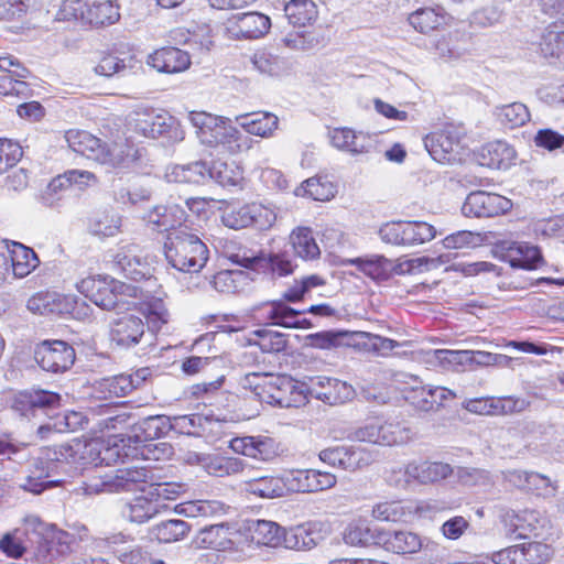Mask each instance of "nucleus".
Here are the masks:
<instances>
[{"label": "nucleus", "instance_id": "f257e3e1", "mask_svg": "<svg viewBox=\"0 0 564 564\" xmlns=\"http://www.w3.org/2000/svg\"><path fill=\"white\" fill-rule=\"evenodd\" d=\"M119 448L115 444L110 446L101 440L82 442L74 440L69 444L56 447H47L41 451L40 456L33 463V469L25 477L21 488L33 494H41L46 487L56 485L58 480H50L58 474L59 469L67 471L66 466L73 465L75 469L86 465H110L119 458Z\"/></svg>", "mask_w": 564, "mask_h": 564}, {"label": "nucleus", "instance_id": "f03ea898", "mask_svg": "<svg viewBox=\"0 0 564 564\" xmlns=\"http://www.w3.org/2000/svg\"><path fill=\"white\" fill-rule=\"evenodd\" d=\"M150 221L169 230L164 242L167 263L180 272L197 273L206 264L208 249L199 237L182 226L185 210L178 205L158 206L150 215Z\"/></svg>", "mask_w": 564, "mask_h": 564}, {"label": "nucleus", "instance_id": "7ed1b4c3", "mask_svg": "<svg viewBox=\"0 0 564 564\" xmlns=\"http://www.w3.org/2000/svg\"><path fill=\"white\" fill-rule=\"evenodd\" d=\"M187 118L197 139L207 148L220 149L229 154H238L251 148L252 140L243 135L230 118L206 111H191Z\"/></svg>", "mask_w": 564, "mask_h": 564}, {"label": "nucleus", "instance_id": "20e7f679", "mask_svg": "<svg viewBox=\"0 0 564 564\" xmlns=\"http://www.w3.org/2000/svg\"><path fill=\"white\" fill-rule=\"evenodd\" d=\"M59 395L51 391H21L14 395L11 408L21 416L37 420V434L45 438L53 431L62 432V423H57L54 413L59 406Z\"/></svg>", "mask_w": 564, "mask_h": 564}, {"label": "nucleus", "instance_id": "39448f33", "mask_svg": "<svg viewBox=\"0 0 564 564\" xmlns=\"http://www.w3.org/2000/svg\"><path fill=\"white\" fill-rule=\"evenodd\" d=\"M59 395L51 391H21L14 395L11 408L21 416L37 420V434L45 438L53 431L62 432V423H57L54 413L59 406Z\"/></svg>", "mask_w": 564, "mask_h": 564}, {"label": "nucleus", "instance_id": "423d86ee", "mask_svg": "<svg viewBox=\"0 0 564 564\" xmlns=\"http://www.w3.org/2000/svg\"><path fill=\"white\" fill-rule=\"evenodd\" d=\"M151 479L145 466H132L117 469L113 474L98 475L96 470L88 475L74 489L77 495L93 496L102 492H122L143 490Z\"/></svg>", "mask_w": 564, "mask_h": 564}, {"label": "nucleus", "instance_id": "0eeeda50", "mask_svg": "<svg viewBox=\"0 0 564 564\" xmlns=\"http://www.w3.org/2000/svg\"><path fill=\"white\" fill-rule=\"evenodd\" d=\"M128 127L134 133L149 139L165 137L173 142L184 139V131L177 119L165 111L153 108H138L130 112Z\"/></svg>", "mask_w": 564, "mask_h": 564}, {"label": "nucleus", "instance_id": "6e6552de", "mask_svg": "<svg viewBox=\"0 0 564 564\" xmlns=\"http://www.w3.org/2000/svg\"><path fill=\"white\" fill-rule=\"evenodd\" d=\"M411 437L409 427L399 422H390L380 417H369L361 424L350 427L346 436L350 442L379 446L401 445L409 442Z\"/></svg>", "mask_w": 564, "mask_h": 564}, {"label": "nucleus", "instance_id": "1a4fd4ad", "mask_svg": "<svg viewBox=\"0 0 564 564\" xmlns=\"http://www.w3.org/2000/svg\"><path fill=\"white\" fill-rule=\"evenodd\" d=\"M78 291L104 310L123 307L127 295H135V288L107 276H89L77 284Z\"/></svg>", "mask_w": 564, "mask_h": 564}, {"label": "nucleus", "instance_id": "9d476101", "mask_svg": "<svg viewBox=\"0 0 564 564\" xmlns=\"http://www.w3.org/2000/svg\"><path fill=\"white\" fill-rule=\"evenodd\" d=\"M404 399L421 411L437 410L446 401L456 398V393L445 387L423 386L416 377L411 378L402 389Z\"/></svg>", "mask_w": 564, "mask_h": 564}, {"label": "nucleus", "instance_id": "9b49d317", "mask_svg": "<svg viewBox=\"0 0 564 564\" xmlns=\"http://www.w3.org/2000/svg\"><path fill=\"white\" fill-rule=\"evenodd\" d=\"M318 457L323 463L349 471L366 467L373 460L371 451L356 445L325 448L321 451Z\"/></svg>", "mask_w": 564, "mask_h": 564}, {"label": "nucleus", "instance_id": "f8f14e48", "mask_svg": "<svg viewBox=\"0 0 564 564\" xmlns=\"http://www.w3.org/2000/svg\"><path fill=\"white\" fill-rule=\"evenodd\" d=\"M35 360L50 372H63L75 361V350L63 340H44L35 349Z\"/></svg>", "mask_w": 564, "mask_h": 564}, {"label": "nucleus", "instance_id": "ddd939ff", "mask_svg": "<svg viewBox=\"0 0 564 564\" xmlns=\"http://www.w3.org/2000/svg\"><path fill=\"white\" fill-rule=\"evenodd\" d=\"M512 203L505 196L484 191L471 192L462 212L467 217H495L511 209Z\"/></svg>", "mask_w": 564, "mask_h": 564}, {"label": "nucleus", "instance_id": "4468645a", "mask_svg": "<svg viewBox=\"0 0 564 564\" xmlns=\"http://www.w3.org/2000/svg\"><path fill=\"white\" fill-rule=\"evenodd\" d=\"M270 28V18L256 11L232 14L226 22L228 34L238 40L260 39L269 32Z\"/></svg>", "mask_w": 564, "mask_h": 564}, {"label": "nucleus", "instance_id": "2eb2a0df", "mask_svg": "<svg viewBox=\"0 0 564 564\" xmlns=\"http://www.w3.org/2000/svg\"><path fill=\"white\" fill-rule=\"evenodd\" d=\"M113 264L117 270L132 281H141L150 275V263L144 250L135 243H126L118 248L113 254Z\"/></svg>", "mask_w": 564, "mask_h": 564}, {"label": "nucleus", "instance_id": "dca6fc26", "mask_svg": "<svg viewBox=\"0 0 564 564\" xmlns=\"http://www.w3.org/2000/svg\"><path fill=\"white\" fill-rule=\"evenodd\" d=\"M229 448L236 454L260 462H271L279 455L278 443L265 435L235 437L229 442Z\"/></svg>", "mask_w": 564, "mask_h": 564}, {"label": "nucleus", "instance_id": "f3484780", "mask_svg": "<svg viewBox=\"0 0 564 564\" xmlns=\"http://www.w3.org/2000/svg\"><path fill=\"white\" fill-rule=\"evenodd\" d=\"M398 473L405 476V479L394 481L399 486H409L413 481L427 485L446 479L452 475L453 469L442 462H410Z\"/></svg>", "mask_w": 564, "mask_h": 564}, {"label": "nucleus", "instance_id": "a211bd4d", "mask_svg": "<svg viewBox=\"0 0 564 564\" xmlns=\"http://www.w3.org/2000/svg\"><path fill=\"white\" fill-rule=\"evenodd\" d=\"M424 144L436 162L451 164L459 159L460 140L453 130L446 129L433 132L425 138Z\"/></svg>", "mask_w": 564, "mask_h": 564}, {"label": "nucleus", "instance_id": "6ab92c4d", "mask_svg": "<svg viewBox=\"0 0 564 564\" xmlns=\"http://www.w3.org/2000/svg\"><path fill=\"white\" fill-rule=\"evenodd\" d=\"M147 62L160 73L177 74L189 68L191 56L183 50L166 46L150 54Z\"/></svg>", "mask_w": 564, "mask_h": 564}, {"label": "nucleus", "instance_id": "aec40b11", "mask_svg": "<svg viewBox=\"0 0 564 564\" xmlns=\"http://www.w3.org/2000/svg\"><path fill=\"white\" fill-rule=\"evenodd\" d=\"M311 382L312 393L314 392L317 399L329 404L345 403L355 395V390L350 384L335 378L317 377Z\"/></svg>", "mask_w": 564, "mask_h": 564}, {"label": "nucleus", "instance_id": "412c9836", "mask_svg": "<svg viewBox=\"0 0 564 564\" xmlns=\"http://www.w3.org/2000/svg\"><path fill=\"white\" fill-rule=\"evenodd\" d=\"M237 531L228 523H220L202 529L196 536V544L202 549L219 552L235 550L234 536Z\"/></svg>", "mask_w": 564, "mask_h": 564}, {"label": "nucleus", "instance_id": "4be33fe9", "mask_svg": "<svg viewBox=\"0 0 564 564\" xmlns=\"http://www.w3.org/2000/svg\"><path fill=\"white\" fill-rule=\"evenodd\" d=\"M501 522L509 533H514L519 538L539 536V530L543 527L539 512L534 510H507L501 516Z\"/></svg>", "mask_w": 564, "mask_h": 564}, {"label": "nucleus", "instance_id": "5701e85b", "mask_svg": "<svg viewBox=\"0 0 564 564\" xmlns=\"http://www.w3.org/2000/svg\"><path fill=\"white\" fill-rule=\"evenodd\" d=\"M307 313V310H295L283 301H273L263 307L264 318L272 325L285 328H310L311 322L306 318H299L300 315Z\"/></svg>", "mask_w": 564, "mask_h": 564}, {"label": "nucleus", "instance_id": "b1692460", "mask_svg": "<svg viewBox=\"0 0 564 564\" xmlns=\"http://www.w3.org/2000/svg\"><path fill=\"white\" fill-rule=\"evenodd\" d=\"M73 297L56 292H39L28 300V308L35 314H68L73 308Z\"/></svg>", "mask_w": 564, "mask_h": 564}, {"label": "nucleus", "instance_id": "393cba45", "mask_svg": "<svg viewBox=\"0 0 564 564\" xmlns=\"http://www.w3.org/2000/svg\"><path fill=\"white\" fill-rule=\"evenodd\" d=\"M539 54L549 64L564 69V31L556 24L547 26L541 34Z\"/></svg>", "mask_w": 564, "mask_h": 564}, {"label": "nucleus", "instance_id": "a878e982", "mask_svg": "<svg viewBox=\"0 0 564 564\" xmlns=\"http://www.w3.org/2000/svg\"><path fill=\"white\" fill-rule=\"evenodd\" d=\"M318 523H306L282 530L281 546L290 550H311L321 540Z\"/></svg>", "mask_w": 564, "mask_h": 564}, {"label": "nucleus", "instance_id": "bb28decb", "mask_svg": "<svg viewBox=\"0 0 564 564\" xmlns=\"http://www.w3.org/2000/svg\"><path fill=\"white\" fill-rule=\"evenodd\" d=\"M138 150L124 138L104 143L100 164L111 167H127L138 159Z\"/></svg>", "mask_w": 564, "mask_h": 564}, {"label": "nucleus", "instance_id": "cd10ccee", "mask_svg": "<svg viewBox=\"0 0 564 564\" xmlns=\"http://www.w3.org/2000/svg\"><path fill=\"white\" fill-rule=\"evenodd\" d=\"M200 467L209 475L226 477L242 474L249 465L241 458L227 457L219 454H207L198 457Z\"/></svg>", "mask_w": 564, "mask_h": 564}, {"label": "nucleus", "instance_id": "c85d7f7f", "mask_svg": "<svg viewBox=\"0 0 564 564\" xmlns=\"http://www.w3.org/2000/svg\"><path fill=\"white\" fill-rule=\"evenodd\" d=\"M145 325L139 316L124 315L115 321L111 329L112 340L122 347L137 345L144 334Z\"/></svg>", "mask_w": 564, "mask_h": 564}, {"label": "nucleus", "instance_id": "c756f323", "mask_svg": "<svg viewBox=\"0 0 564 564\" xmlns=\"http://www.w3.org/2000/svg\"><path fill=\"white\" fill-rule=\"evenodd\" d=\"M236 121L247 133L261 138H271L279 127V118L268 111L239 115Z\"/></svg>", "mask_w": 564, "mask_h": 564}, {"label": "nucleus", "instance_id": "7c9ffc66", "mask_svg": "<svg viewBox=\"0 0 564 564\" xmlns=\"http://www.w3.org/2000/svg\"><path fill=\"white\" fill-rule=\"evenodd\" d=\"M505 250V261L514 269L533 270L542 260L540 250L528 242H511Z\"/></svg>", "mask_w": 564, "mask_h": 564}, {"label": "nucleus", "instance_id": "2f4dec72", "mask_svg": "<svg viewBox=\"0 0 564 564\" xmlns=\"http://www.w3.org/2000/svg\"><path fill=\"white\" fill-rule=\"evenodd\" d=\"M449 19L440 6L420 8L409 14V23L420 33L429 34L445 25Z\"/></svg>", "mask_w": 564, "mask_h": 564}, {"label": "nucleus", "instance_id": "473e14b6", "mask_svg": "<svg viewBox=\"0 0 564 564\" xmlns=\"http://www.w3.org/2000/svg\"><path fill=\"white\" fill-rule=\"evenodd\" d=\"M165 178L170 183L204 184L210 180L209 166L203 161L169 166Z\"/></svg>", "mask_w": 564, "mask_h": 564}, {"label": "nucleus", "instance_id": "72a5a7b5", "mask_svg": "<svg viewBox=\"0 0 564 564\" xmlns=\"http://www.w3.org/2000/svg\"><path fill=\"white\" fill-rule=\"evenodd\" d=\"M330 141L336 149L346 151L354 156L368 153L370 149L368 138L349 128H335L330 132Z\"/></svg>", "mask_w": 564, "mask_h": 564}, {"label": "nucleus", "instance_id": "f704fd0d", "mask_svg": "<svg viewBox=\"0 0 564 564\" xmlns=\"http://www.w3.org/2000/svg\"><path fill=\"white\" fill-rule=\"evenodd\" d=\"M10 271L15 278L29 275L40 263L36 253L29 247L13 242L9 250Z\"/></svg>", "mask_w": 564, "mask_h": 564}, {"label": "nucleus", "instance_id": "c9c22d12", "mask_svg": "<svg viewBox=\"0 0 564 564\" xmlns=\"http://www.w3.org/2000/svg\"><path fill=\"white\" fill-rule=\"evenodd\" d=\"M289 242L294 254L303 260H316L321 256V249L308 227L294 228L289 236Z\"/></svg>", "mask_w": 564, "mask_h": 564}, {"label": "nucleus", "instance_id": "e433bc0d", "mask_svg": "<svg viewBox=\"0 0 564 564\" xmlns=\"http://www.w3.org/2000/svg\"><path fill=\"white\" fill-rule=\"evenodd\" d=\"M69 541L70 535L64 531L54 533L51 539H44L39 543L35 552V561L39 564L53 562L58 556L69 551Z\"/></svg>", "mask_w": 564, "mask_h": 564}, {"label": "nucleus", "instance_id": "4c0bfd02", "mask_svg": "<svg viewBox=\"0 0 564 564\" xmlns=\"http://www.w3.org/2000/svg\"><path fill=\"white\" fill-rule=\"evenodd\" d=\"M66 140L74 152L99 162L104 145L100 139L87 131L70 130Z\"/></svg>", "mask_w": 564, "mask_h": 564}, {"label": "nucleus", "instance_id": "58836bf2", "mask_svg": "<svg viewBox=\"0 0 564 564\" xmlns=\"http://www.w3.org/2000/svg\"><path fill=\"white\" fill-rule=\"evenodd\" d=\"M283 486L281 476H259L245 480V490L247 492L265 499L283 497Z\"/></svg>", "mask_w": 564, "mask_h": 564}, {"label": "nucleus", "instance_id": "ea45409f", "mask_svg": "<svg viewBox=\"0 0 564 564\" xmlns=\"http://www.w3.org/2000/svg\"><path fill=\"white\" fill-rule=\"evenodd\" d=\"M175 512L187 518H209L226 512V506L219 500H191L178 503Z\"/></svg>", "mask_w": 564, "mask_h": 564}, {"label": "nucleus", "instance_id": "a19ab883", "mask_svg": "<svg viewBox=\"0 0 564 564\" xmlns=\"http://www.w3.org/2000/svg\"><path fill=\"white\" fill-rule=\"evenodd\" d=\"M349 264L356 265L359 271L373 280H388L391 276V260L383 256H367L348 259Z\"/></svg>", "mask_w": 564, "mask_h": 564}, {"label": "nucleus", "instance_id": "79ce46f5", "mask_svg": "<svg viewBox=\"0 0 564 564\" xmlns=\"http://www.w3.org/2000/svg\"><path fill=\"white\" fill-rule=\"evenodd\" d=\"M284 13L289 23L294 26L310 25L318 17L317 6L313 0H290L284 6Z\"/></svg>", "mask_w": 564, "mask_h": 564}, {"label": "nucleus", "instance_id": "37998d69", "mask_svg": "<svg viewBox=\"0 0 564 564\" xmlns=\"http://www.w3.org/2000/svg\"><path fill=\"white\" fill-rule=\"evenodd\" d=\"M543 434V425L535 421H522L507 431L510 446L522 445L523 449L531 451L534 442Z\"/></svg>", "mask_w": 564, "mask_h": 564}, {"label": "nucleus", "instance_id": "c03bdc74", "mask_svg": "<svg viewBox=\"0 0 564 564\" xmlns=\"http://www.w3.org/2000/svg\"><path fill=\"white\" fill-rule=\"evenodd\" d=\"M160 511V503L144 496H139L127 502L122 508V516L131 522L144 523Z\"/></svg>", "mask_w": 564, "mask_h": 564}, {"label": "nucleus", "instance_id": "a18cd8bd", "mask_svg": "<svg viewBox=\"0 0 564 564\" xmlns=\"http://www.w3.org/2000/svg\"><path fill=\"white\" fill-rule=\"evenodd\" d=\"M251 540L259 544L271 547L281 546L282 530L276 522L269 520H256L248 527Z\"/></svg>", "mask_w": 564, "mask_h": 564}, {"label": "nucleus", "instance_id": "49530a36", "mask_svg": "<svg viewBox=\"0 0 564 564\" xmlns=\"http://www.w3.org/2000/svg\"><path fill=\"white\" fill-rule=\"evenodd\" d=\"M120 18L119 8L111 0H99L87 6L85 23L94 26L112 24Z\"/></svg>", "mask_w": 564, "mask_h": 564}, {"label": "nucleus", "instance_id": "de8ad7c7", "mask_svg": "<svg viewBox=\"0 0 564 564\" xmlns=\"http://www.w3.org/2000/svg\"><path fill=\"white\" fill-rule=\"evenodd\" d=\"M384 546L388 551L397 554H413L423 546L421 536L410 531H394L384 539Z\"/></svg>", "mask_w": 564, "mask_h": 564}, {"label": "nucleus", "instance_id": "09e8293b", "mask_svg": "<svg viewBox=\"0 0 564 564\" xmlns=\"http://www.w3.org/2000/svg\"><path fill=\"white\" fill-rule=\"evenodd\" d=\"M209 173L210 180L224 187L239 186L243 181V171L235 161H214L209 165Z\"/></svg>", "mask_w": 564, "mask_h": 564}, {"label": "nucleus", "instance_id": "8fccbe9b", "mask_svg": "<svg viewBox=\"0 0 564 564\" xmlns=\"http://www.w3.org/2000/svg\"><path fill=\"white\" fill-rule=\"evenodd\" d=\"M294 194L318 202L330 200L336 194L334 184L322 177H311L295 188Z\"/></svg>", "mask_w": 564, "mask_h": 564}, {"label": "nucleus", "instance_id": "3c124183", "mask_svg": "<svg viewBox=\"0 0 564 564\" xmlns=\"http://www.w3.org/2000/svg\"><path fill=\"white\" fill-rule=\"evenodd\" d=\"M495 116L497 120L508 129L524 126L531 117L528 107L522 102H511L496 107Z\"/></svg>", "mask_w": 564, "mask_h": 564}, {"label": "nucleus", "instance_id": "603ef678", "mask_svg": "<svg viewBox=\"0 0 564 564\" xmlns=\"http://www.w3.org/2000/svg\"><path fill=\"white\" fill-rule=\"evenodd\" d=\"M191 531V525L178 519L162 521L151 528V535L163 543L183 540Z\"/></svg>", "mask_w": 564, "mask_h": 564}, {"label": "nucleus", "instance_id": "864d4df0", "mask_svg": "<svg viewBox=\"0 0 564 564\" xmlns=\"http://www.w3.org/2000/svg\"><path fill=\"white\" fill-rule=\"evenodd\" d=\"M269 387V389H276L278 391L295 389L294 381L289 377H273L268 373L251 372L247 373L243 379V387L250 388L260 394L258 390L262 387Z\"/></svg>", "mask_w": 564, "mask_h": 564}, {"label": "nucleus", "instance_id": "5fc2aeb1", "mask_svg": "<svg viewBox=\"0 0 564 564\" xmlns=\"http://www.w3.org/2000/svg\"><path fill=\"white\" fill-rule=\"evenodd\" d=\"M121 217L115 212L96 214L89 223V230L99 237H112L120 231Z\"/></svg>", "mask_w": 564, "mask_h": 564}, {"label": "nucleus", "instance_id": "6e6d98bb", "mask_svg": "<svg viewBox=\"0 0 564 564\" xmlns=\"http://www.w3.org/2000/svg\"><path fill=\"white\" fill-rule=\"evenodd\" d=\"M247 280V273L241 270H224L215 274L213 286L220 293H236Z\"/></svg>", "mask_w": 564, "mask_h": 564}, {"label": "nucleus", "instance_id": "4d7b16f0", "mask_svg": "<svg viewBox=\"0 0 564 564\" xmlns=\"http://www.w3.org/2000/svg\"><path fill=\"white\" fill-rule=\"evenodd\" d=\"M145 468L150 473L151 479L144 485V487H147L149 485V495L158 503H160V500H174L182 492H184L186 490V486L183 484H178V482H160V484L152 482L153 473L148 467H145ZM144 490H145V488H143L142 491H144Z\"/></svg>", "mask_w": 564, "mask_h": 564}, {"label": "nucleus", "instance_id": "13d9d810", "mask_svg": "<svg viewBox=\"0 0 564 564\" xmlns=\"http://www.w3.org/2000/svg\"><path fill=\"white\" fill-rule=\"evenodd\" d=\"M427 361L446 368L469 365V350L435 349L427 352Z\"/></svg>", "mask_w": 564, "mask_h": 564}, {"label": "nucleus", "instance_id": "bf43d9fd", "mask_svg": "<svg viewBox=\"0 0 564 564\" xmlns=\"http://www.w3.org/2000/svg\"><path fill=\"white\" fill-rule=\"evenodd\" d=\"M311 469H293L284 471L281 477L284 495L289 492H311Z\"/></svg>", "mask_w": 564, "mask_h": 564}, {"label": "nucleus", "instance_id": "052dcab7", "mask_svg": "<svg viewBox=\"0 0 564 564\" xmlns=\"http://www.w3.org/2000/svg\"><path fill=\"white\" fill-rule=\"evenodd\" d=\"M252 64L261 74L269 76H279L285 69L283 59L264 50L254 53Z\"/></svg>", "mask_w": 564, "mask_h": 564}, {"label": "nucleus", "instance_id": "680f3d73", "mask_svg": "<svg viewBox=\"0 0 564 564\" xmlns=\"http://www.w3.org/2000/svg\"><path fill=\"white\" fill-rule=\"evenodd\" d=\"M484 152L490 156L488 162H481L482 165H487L491 169H502L510 164V160L514 156V151L507 143L494 142L489 143L482 149Z\"/></svg>", "mask_w": 564, "mask_h": 564}, {"label": "nucleus", "instance_id": "e2e57ef3", "mask_svg": "<svg viewBox=\"0 0 564 564\" xmlns=\"http://www.w3.org/2000/svg\"><path fill=\"white\" fill-rule=\"evenodd\" d=\"M166 429L165 417L161 415L148 416L135 429L137 442H147L159 438Z\"/></svg>", "mask_w": 564, "mask_h": 564}, {"label": "nucleus", "instance_id": "0e129e2a", "mask_svg": "<svg viewBox=\"0 0 564 564\" xmlns=\"http://www.w3.org/2000/svg\"><path fill=\"white\" fill-rule=\"evenodd\" d=\"M405 246H415L435 238L436 229L425 221L405 223Z\"/></svg>", "mask_w": 564, "mask_h": 564}, {"label": "nucleus", "instance_id": "69168bd1", "mask_svg": "<svg viewBox=\"0 0 564 564\" xmlns=\"http://www.w3.org/2000/svg\"><path fill=\"white\" fill-rule=\"evenodd\" d=\"M522 564H544L553 556V549L542 542H529L520 544Z\"/></svg>", "mask_w": 564, "mask_h": 564}, {"label": "nucleus", "instance_id": "338daca9", "mask_svg": "<svg viewBox=\"0 0 564 564\" xmlns=\"http://www.w3.org/2000/svg\"><path fill=\"white\" fill-rule=\"evenodd\" d=\"M258 337L257 345L263 352H280L286 347L288 339L284 334L270 328H261L254 332Z\"/></svg>", "mask_w": 564, "mask_h": 564}, {"label": "nucleus", "instance_id": "774afa93", "mask_svg": "<svg viewBox=\"0 0 564 564\" xmlns=\"http://www.w3.org/2000/svg\"><path fill=\"white\" fill-rule=\"evenodd\" d=\"M344 542L350 546H366L373 540L369 525L362 521L350 523L344 531Z\"/></svg>", "mask_w": 564, "mask_h": 564}]
</instances>
